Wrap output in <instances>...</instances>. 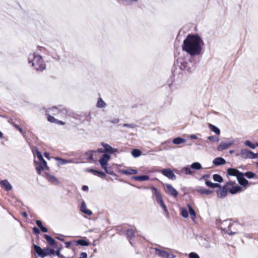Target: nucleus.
Wrapping results in <instances>:
<instances>
[{"instance_id": "42", "label": "nucleus", "mask_w": 258, "mask_h": 258, "mask_svg": "<svg viewBox=\"0 0 258 258\" xmlns=\"http://www.w3.org/2000/svg\"><path fill=\"white\" fill-rule=\"evenodd\" d=\"M208 139L211 142H217L219 141L218 137L215 136H209L208 137Z\"/></svg>"}, {"instance_id": "48", "label": "nucleus", "mask_w": 258, "mask_h": 258, "mask_svg": "<svg viewBox=\"0 0 258 258\" xmlns=\"http://www.w3.org/2000/svg\"><path fill=\"white\" fill-rule=\"evenodd\" d=\"M123 127H130V128H134L135 127H136V125L135 124H133V123H131V124L124 123L123 124Z\"/></svg>"}, {"instance_id": "54", "label": "nucleus", "mask_w": 258, "mask_h": 258, "mask_svg": "<svg viewBox=\"0 0 258 258\" xmlns=\"http://www.w3.org/2000/svg\"><path fill=\"white\" fill-rule=\"evenodd\" d=\"M36 223L38 227H39L40 228L42 227L43 225L41 220H37Z\"/></svg>"}, {"instance_id": "37", "label": "nucleus", "mask_w": 258, "mask_h": 258, "mask_svg": "<svg viewBox=\"0 0 258 258\" xmlns=\"http://www.w3.org/2000/svg\"><path fill=\"white\" fill-rule=\"evenodd\" d=\"M141 154V151L138 149H134L132 151V155L135 158L139 157Z\"/></svg>"}, {"instance_id": "26", "label": "nucleus", "mask_w": 258, "mask_h": 258, "mask_svg": "<svg viewBox=\"0 0 258 258\" xmlns=\"http://www.w3.org/2000/svg\"><path fill=\"white\" fill-rule=\"evenodd\" d=\"M132 178L137 181H145L149 180L150 177L148 175H141L133 176Z\"/></svg>"}, {"instance_id": "15", "label": "nucleus", "mask_w": 258, "mask_h": 258, "mask_svg": "<svg viewBox=\"0 0 258 258\" xmlns=\"http://www.w3.org/2000/svg\"><path fill=\"white\" fill-rule=\"evenodd\" d=\"M80 211L88 215H91L92 214V211L87 208L86 203L84 201L81 203Z\"/></svg>"}, {"instance_id": "11", "label": "nucleus", "mask_w": 258, "mask_h": 258, "mask_svg": "<svg viewBox=\"0 0 258 258\" xmlns=\"http://www.w3.org/2000/svg\"><path fill=\"white\" fill-rule=\"evenodd\" d=\"M161 172L163 175L170 179H175L176 176L173 172L169 168L164 169L161 170Z\"/></svg>"}, {"instance_id": "51", "label": "nucleus", "mask_w": 258, "mask_h": 258, "mask_svg": "<svg viewBox=\"0 0 258 258\" xmlns=\"http://www.w3.org/2000/svg\"><path fill=\"white\" fill-rule=\"evenodd\" d=\"M105 172L109 174H110V175H112L113 174V171L110 170V169H108L107 168V166H105V169H103Z\"/></svg>"}, {"instance_id": "24", "label": "nucleus", "mask_w": 258, "mask_h": 258, "mask_svg": "<svg viewBox=\"0 0 258 258\" xmlns=\"http://www.w3.org/2000/svg\"><path fill=\"white\" fill-rule=\"evenodd\" d=\"M121 173L125 175L135 174L138 173V171L135 169L128 168L126 170H122Z\"/></svg>"}, {"instance_id": "1", "label": "nucleus", "mask_w": 258, "mask_h": 258, "mask_svg": "<svg viewBox=\"0 0 258 258\" xmlns=\"http://www.w3.org/2000/svg\"><path fill=\"white\" fill-rule=\"evenodd\" d=\"M204 42L202 38L197 34H188L184 40L182 49L191 56L200 55L202 51Z\"/></svg>"}, {"instance_id": "49", "label": "nucleus", "mask_w": 258, "mask_h": 258, "mask_svg": "<svg viewBox=\"0 0 258 258\" xmlns=\"http://www.w3.org/2000/svg\"><path fill=\"white\" fill-rule=\"evenodd\" d=\"M61 248H58L56 251V255L60 258L63 257V256L60 254Z\"/></svg>"}, {"instance_id": "5", "label": "nucleus", "mask_w": 258, "mask_h": 258, "mask_svg": "<svg viewBox=\"0 0 258 258\" xmlns=\"http://www.w3.org/2000/svg\"><path fill=\"white\" fill-rule=\"evenodd\" d=\"M34 248L37 254L42 257H44L48 255H54L55 254L54 250L48 247L42 249L39 246L34 244Z\"/></svg>"}, {"instance_id": "61", "label": "nucleus", "mask_w": 258, "mask_h": 258, "mask_svg": "<svg viewBox=\"0 0 258 258\" xmlns=\"http://www.w3.org/2000/svg\"><path fill=\"white\" fill-rule=\"evenodd\" d=\"M82 189L83 191H87L88 190V187L87 185H83L82 187Z\"/></svg>"}, {"instance_id": "40", "label": "nucleus", "mask_w": 258, "mask_h": 258, "mask_svg": "<svg viewBox=\"0 0 258 258\" xmlns=\"http://www.w3.org/2000/svg\"><path fill=\"white\" fill-rule=\"evenodd\" d=\"M244 176H245L249 179L252 178L255 176V174L251 171H248L244 173Z\"/></svg>"}, {"instance_id": "64", "label": "nucleus", "mask_w": 258, "mask_h": 258, "mask_svg": "<svg viewBox=\"0 0 258 258\" xmlns=\"http://www.w3.org/2000/svg\"><path fill=\"white\" fill-rule=\"evenodd\" d=\"M49 154L47 152H45L44 153V156L46 158H48L49 159Z\"/></svg>"}, {"instance_id": "19", "label": "nucleus", "mask_w": 258, "mask_h": 258, "mask_svg": "<svg viewBox=\"0 0 258 258\" xmlns=\"http://www.w3.org/2000/svg\"><path fill=\"white\" fill-rule=\"evenodd\" d=\"M242 172H240L236 169L235 168H229L227 169V174L230 176H235L237 177L240 175V173Z\"/></svg>"}, {"instance_id": "58", "label": "nucleus", "mask_w": 258, "mask_h": 258, "mask_svg": "<svg viewBox=\"0 0 258 258\" xmlns=\"http://www.w3.org/2000/svg\"><path fill=\"white\" fill-rule=\"evenodd\" d=\"M119 119L118 118H114L113 119H112L111 120H110V122L113 123H118L119 122Z\"/></svg>"}, {"instance_id": "27", "label": "nucleus", "mask_w": 258, "mask_h": 258, "mask_svg": "<svg viewBox=\"0 0 258 258\" xmlns=\"http://www.w3.org/2000/svg\"><path fill=\"white\" fill-rule=\"evenodd\" d=\"M154 250L156 252V254L160 257L164 258L166 251L158 248H154Z\"/></svg>"}, {"instance_id": "25", "label": "nucleus", "mask_w": 258, "mask_h": 258, "mask_svg": "<svg viewBox=\"0 0 258 258\" xmlns=\"http://www.w3.org/2000/svg\"><path fill=\"white\" fill-rule=\"evenodd\" d=\"M228 190L230 194H235L241 191V187L238 185L233 186L231 188H228Z\"/></svg>"}, {"instance_id": "52", "label": "nucleus", "mask_w": 258, "mask_h": 258, "mask_svg": "<svg viewBox=\"0 0 258 258\" xmlns=\"http://www.w3.org/2000/svg\"><path fill=\"white\" fill-rule=\"evenodd\" d=\"M258 158V153H254L252 152V154L250 155V159H256Z\"/></svg>"}, {"instance_id": "62", "label": "nucleus", "mask_w": 258, "mask_h": 258, "mask_svg": "<svg viewBox=\"0 0 258 258\" xmlns=\"http://www.w3.org/2000/svg\"><path fill=\"white\" fill-rule=\"evenodd\" d=\"M56 238H57L58 239H59L61 241L64 240V237H63V235H59V236H57Z\"/></svg>"}, {"instance_id": "29", "label": "nucleus", "mask_w": 258, "mask_h": 258, "mask_svg": "<svg viewBox=\"0 0 258 258\" xmlns=\"http://www.w3.org/2000/svg\"><path fill=\"white\" fill-rule=\"evenodd\" d=\"M89 242L84 240L83 239H79L76 241L77 245H81V246H88L89 245Z\"/></svg>"}, {"instance_id": "56", "label": "nucleus", "mask_w": 258, "mask_h": 258, "mask_svg": "<svg viewBox=\"0 0 258 258\" xmlns=\"http://www.w3.org/2000/svg\"><path fill=\"white\" fill-rule=\"evenodd\" d=\"M87 171L88 172H91L94 174H97V172H98V171L94 170V169H88Z\"/></svg>"}, {"instance_id": "46", "label": "nucleus", "mask_w": 258, "mask_h": 258, "mask_svg": "<svg viewBox=\"0 0 258 258\" xmlns=\"http://www.w3.org/2000/svg\"><path fill=\"white\" fill-rule=\"evenodd\" d=\"M189 258H200V256L197 253L192 252L189 254Z\"/></svg>"}, {"instance_id": "39", "label": "nucleus", "mask_w": 258, "mask_h": 258, "mask_svg": "<svg viewBox=\"0 0 258 258\" xmlns=\"http://www.w3.org/2000/svg\"><path fill=\"white\" fill-rule=\"evenodd\" d=\"M245 145L250 147V148L254 149L256 148V147L258 146V143H256V145H254L252 144L249 141L247 140L244 142Z\"/></svg>"}, {"instance_id": "32", "label": "nucleus", "mask_w": 258, "mask_h": 258, "mask_svg": "<svg viewBox=\"0 0 258 258\" xmlns=\"http://www.w3.org/2000/svg\"><path fill=\"white\" fill-rule=\"evenodd\" d=\"M205 184L207 186L213 188L220 187V185L219 183H214L209 180H206Z\"/></svg>"}, {"instance_id": "60", "label": "nucleus", "mask_w": 258, "mask_h": 258, "mask_svg": "<svg viewBox=\"0 0 258 258\" xmlns=\"http://www.w3.org/2000/svg\"><path fill=\"white\" fill-rule=\"evenodd\" d=\"M40 229L43 232H47V228L44 227L43 226H42V227H41V228H40Z\"/></svg>"}, {"instance_id": "59", "label": "nucleus", "mask_w": 258, "mask_h": 258, "mask_svg": "<svg viewBox=\"0 0 258 258\" xmlns=\"http://www.w3.org/2000/svg\"><path fill=\"white\" fill-rule=\"evenodd\" d=\"M72 243L71 241H68L65 243L66 247L67 248H70Z\"/></svg>"}, {"instance_id": "34", "label": "nucleus", "mask_w": 258, "mask_h": 258, "mask_svg": "<svg viewBox=\"0 0 258 258\" xmlns=\"http://www.w3.org/2000/svg\"><path fill=\"white\" fill-rule=\"evenodd\" d=\"M46 178L50 182L54 183V182H58V179L56 178H55L53 176H52L49 174H46Z\"/></svg>"}, {"instance_id": "17", "label": "nucleus", "mask_w": 258, "mask_h": 258, "mask_svg": "<svg viewBox=\"0 0 258 258\" xmlns=\"http://www.w3.org/2000/svg\"><path fill=\"white\" fill-rule=\"evenodd\" d=\"M165 186L166 187L169 193L172 196L176 197L178 195V192L177 190L170 184H166Z\"/></svg>"}, {"instance_id": "23", "label": "nucleus", "mask_w": 258, "mask_h": 258, "mask_svg": "<svg viewBox=\"0 0 258 258\" xmlns=\"http://www.w3.org/2000/svg\"><path fill=\"white\" fill-rule=\"evenodd\" d=\"M190 168V167L184 166L182 168L181 172L186 175H194L195 172L191 170Z\"/></svg>"}, {"instance_id": "47", "label": "nucleus", "mask_w": 258, "mask_h": 258, "mask_svg": "<svg viewBox=\"0 0 258 258\" xmlns=\"http://www.w3.org/2000/svg\"><path fill=\"white\" fill-rule=\"evenodd\" d=\"M175 255H174L173 254L169 253L167 251L166 252V254H165L164 258H175Z\"/></svg>"}, {"instance_id": "63", "label": "nucleus", "mask_w": 258, "mask_h": 258, "mask_svg": "<svg viewBox=\"0 0 258 258\" xmlns=\"http://www.w3.org/2000/svg\"><path fill=\"white\" fill-rule=\"evenodd\" d=\"M56 123L59 124H61V125H63L64 124V122L62 121H59V120H57V121L56 122Z\"/></svg>"}, {"instance_id": "2", "label": "nucleus", "mask_w": 258, "mask_h": 258, "mask_svg": "<svg viewBox=\"0 0 258 258\" xmlns=\"http://www.w3.org/2000/svg\"><path fill=\"white\" fill-rule=\"evenodd\" d=\"M28 62L32 63V66L37 71H42L46 68L41 56L36 53L30 54Z\"/></svg>"}, {"instance_id": "21", "label": "nucleus", "mask_w": 258, "mask_h": 258, "mask_svg": "<svg viewBox=\"0 0 258 258\" xmlns=\"http://www.w3.org/2000/svg\"><path fill=\"white\" fill-rule=\"evenodd\" d=\"M126 235L127 238L130 240L131 244L133 245V244L132 242L131 241V240L132 238H134L135 237V233L134 230L133 229L127 230Z\"/></svg>"}, {"instance_id": "13", "label": "nucleus", "mask_w": 258, "mask_h": 258, "mask_svg": "<svg viewBox=\"0 0 258 258\" xmlns=\"http://www.w3.org/2000/svg\"><path fill=\"white\" fill-rule=\"evenodd\" d=\"M239 183L242 186H246L248 183V181L244 177V173H240V175L237 177V178Z\"/></svg>"}, {"instance_id": "50", "label": "nucleus", "mask_w": 258, "mask_h": 258, "mask_svg": "<svg viewBox=\"0 0 258 258\" xmlns=\"http://www.w3.org/2000/svg\"><path fill=\"white\" fill-rule=\"evenodd\" d=\"M79 258H87V253L85 252H81Z\"/></svg>"}, {"instance_id": "22", "label": "nucleus", "mask_w": 258, "mask_h": 258, "mask_svg": "<svg viewBox=\"0 0 258 258\" xmlns=\"http://www.w3.org/2000/svg\"><path fill=\"white\" fill-rule=\"evenodd\" d=\"M44 237L50 245L52 246L54 248H56V242L54 239L50 236L46 234H44Z\"/></svg>"}, {"instance_id": "28", "label": "nucleus", "mask_w": 258, "mask_h": 258, "mask_svg": "<svg viewBox=\"0 0 258 258\" xmlns=\"http://www.w3.org/2000/svg\"><path fill=\"white\" fill-rule=\"evenodd\" d=\"M55 159L59 161V164L60 165H63L67 163H74V161L73 160H66L63 159H61L58 157L55 158Z\"/></svg>"}, {"instance_id": "44", "label": "nucleus", "mask_w": 258, "mask_h": 258, "mask_svg": "<svg viewBox=\"0 0 258 258\" xmlns=\"http://www.w3.org/2000/svg\"><path fill=\"white\" fill-rule=\"evenodd\" d=\"M159 205L163 209L166 215H168L169 213H168V210H167V207H166V205H165L164 202L163 201L162 203H160V204H159Z\"/></svg>"}, {"instance_id": "36", "label": "nucleus", "mask_w": 258, "mask_h": 258, "mask_svg": "<svg viewBox=\"0 0 258 258\" xmlns=\"http://www.w3.org/2000/svg\"><path fill=\"white\" fill-rule=\"evenodd\" d=\"M190 168L193 169L200 170L202 169L201 164L199 162H194L190 165Z\"/></svg>"}, {"instance_id": "4", "label": "nucleus", "mask_w": 258, "mask_h": 258, "mask_svg": "<svg viewBox=\"0 0 258 258\" xmlns=\"http://www.w3.org/2000/svg\"><path fill=\"white\" fill-rule=\"evenodd\" d=\"M236 226H238L237 224L233 223L230 220H227L221 223V228L229 235H233L238 232L237 229L235 228Z\"/></svg>"}, {"instance_id": "33", "label": "nucleus", "mask_w": 258, "mask_h": 258, "mask_svg": "<svg viewBox=\"0 0 258 258\" xmlns=\"http://www.w3.org/2000/svg\"><path fill=\"white\" fill-rule=\"evenodd\" d=\"M209 127L211 129V130L214 132L216 134L219 135L220 134V130L219 128H218L217 127H216V126L211 124V123H209Z\"/></svg>"}, {"instance_id": "41", "label": "nucleus", "mask_w": 258, "mask_h": 258, "mask_svg": "<svg viewBox=\"0 0 258 258\" xmlns=\"http://www.w3.org/2000/svg\"><path fill=\"white\" fill-rule=\"evenodd\" d=\"M181 215L184 218H187L188 216V212L186 209L182 208L181 209Z\"/></svg>"}, {"instance_id": "53", "label": "nucleus", "mask_w": 258, "mask_h": 258, "mask_svg": "<svg viewBox=\"0 0 258 258\" xmlns=\"http://www.w3.org/2000/svg\"><path fill=\"white\" fill-rule=\"evenodd\" d=\"M97 174L101 177H105L106 176V174L105 173H104L102 171H98Z\"/></svg>"}, {"instance_id": "8", "label": "nucleus", "mask_w": 258, "mask_h": 258, "mask_svg": "<svg viewBox=\"0 0 258 258\" xmlns=\"http://www.w3.org/2000/svg\"><path fill=\"white\" fill-rule=\"evenodd\" d=\"M175 65L179 67L181 70L188 71L190 69L189 63L181 58H179L177 60Z\"/></svg>"}, {"instance_id": "7", "label": "nucleus", "mask_w": 258, "mask_h": 258, "mask_svg": "<svg viewBox=\"0 0 258 258\" xmlns=\"http://www.w3.org/2000/svg\"><path fill=\"white\" fill-rule=\"evenodd\" d=\"M50 110L53 114L55 115H58L61 117L65 116L67 112V109L61 105H59L57 107H52Z\"/></svg>"}, {"instance_id": "6", "label": "nucleus", "mask_w": 258, "mask_h": 258, "mask_svg": "<svg viewBox=\"0 0 258 258\" xmlns=\"http://www.w3.org/2000/svg\"><path fill=\"white\" fill-rule=\"evenodd\" d=\"M234 183V182L232 181L228 182L222 188H220L219 189H217V197L220 199L224 198L227 196V191L228 190V185H232Z\"/></svg>"}, {"instance_id": "30", "label": "nucleus", "mask_w": 258, "mask_h": 258, "mask_svg": "<svg viewBox=\"0 0 258 258\" xmlns=\"http://www.w3.org/2000/svg\"><path fill=\"white\" fill-rule=\"evenodd\" d=\"M188 210H189V213L190 214V215L191 216V219L193 221H195L196 218V212L190 205H188Z\"/></svg>"}, {"instance_id": "16", "label": "nucleus", "mask_w": 258, "mask_h": 258, "mask_svg": "<svg viewBox=\"0 0 258 258\" xmlns=\"http://www.w3.org/2000/svg\"><path fill=\"white\" fill-rule=\"evenodd\" d=\"M153 189L154 191V196L155 197V200H156V202H157V203L159 204L160 203H162L163 201L162 199V196L161 195L159 191L158 190V189L156 188H155L154 187L153 188Z\"/></svg>"}, {"instance_id": "57", "label": "nucleus", "mask_w": 258, "mask_h": 258, "mask_svg": "<svg viewBox=\"0 0 258 258\" xmlns=\"http://www.w3.org/2000/svg\"><path fill=\"white\" fill-rule=\"evenodd\" d=\"M189 137L191 140H196L198 139V137L194 134L191 135Z\"/></svg>"}, {"instance_id": "43", "label": "nucleus", "mask_w": 258, "mask_h": 258, "mask_svg": "<svg viewBox=\"0 0 258 258\" xmlns=\"http://www.w3.org/2000/svg\"><path fill=\"white\" fill-rule=\"evenodd\" d=\"M200 192L202 194L208 195L211 194L212 191L205 188H201L200 190Z\"/></svg>"}, {"instance_id": "31", "label": "nucleus", "mask_w": 258, "mask_h": 258, "mask_svg": "<svg viewBox=\"0 0 258 258\" xmlns=\"http://www.w3.org/2000/svg\"><path fill=\"white\" fill-rule=\"evenodd\" d=\"M186 142V140L184 139H182L180 137H177L174 139L172 141V142L175 145H179L182 143H184Z\"/></svg>"}, {"instance_id": "14", "label": "nucleus", "mask_w": 258, "mask_h": 258, "mask_svg": "<svg viewBox=\"0 0 258 258\" xmlns=\"http://www.w3.org/2000/svg\"><path fill=\"white\" fill-rule=\"evenodd\" d=\"M0 185L4 187L6 190L9 191L12 189V186L8 180H3L0 181Z\"/></svg>"}, {"instance_id": "20", "label": "nucleus", "mask_w": 258, "mask_h": 258, "mask_svg": "<svg viewBox=\"0 0 258 258\" xmlns=\"http://www.w3.org/2000/svg\"><path fill=\"white\" fill-rule=\"evenodd\" d=\"M101 145L104 147L105 151L106 152H109L110 153H114L117 152L116 149L113 148L111 146L107 144L102 143Z\"/></svg>"}, {"instance_id": "10", "label": "nucleus", "mask_w": 258, "mask_h": 258, "mask_svg": "<svg viewBox=\"0 0 258 258\" xmlns=\"http://www.w3.org/2000/svg\"><path fill=\"white\" fill-rule=\"evenodd\" d=\"M110 159V156L107 154H104L102 157L99 159V162L103 169H105V167L106 166L108 162Z\"/></svg>"}, {"instance_id": "35", "label": "nucleus", "mask_w": 258, "mask_h": 258, "mask_svg": "<svg viewBox=\"0 0 258 258\" xmlns=\"http://www.w3.org/2000/svg\"><path fill=\"white\" fill-rule=\"evenodd\" d=\"M106 106V104L104 102V101L102 99V98H99L98 100L97 103V106L98 108H104Z\"/></svg>"}, {"instance_id": "55", "label": "nucleus", "mask_w": 258, "mask_h": 258, "mask_svg": "<svg viewBox=\"0 0 258 258\" xmlns=\"http://www.w3.org/2000/svg\"><path fill=\"white\" fill-rule=\"evenodd\" d=\"M33 232L35 234H39L40 233V230H39L38 228H37V227H34L33 228Z\"/></svg>"}, {"instance_id": "3", "label": "nucleus", "mask_w": 258, "mask_h": 258, "mask_svg": "<svg viewBox=\"0 0 258 258\" xmlns=\"http://www.w3.org/2000/svg\"><path fill=\"white\" fill-rule=\"evenodd\" d=\"M35 153L37 157V161L35 160L36 170L39 174H41V171L44 170L45 168L48 169L46 162L43 159L41 153L37 148L35 149Z\"/></svg>"}, {"instance_id": "38", "label": "nucleus", "mask_w": 258, "mask_h": 258, "mask_svg": "<svg viewBox=\"0 0 258 258\" xmlns=\"http://www.w3.org/2000/svg\"><path fill=\"white\" fill-rule=\"evenodd\" d=\"M213 178L214 181L218 182H222L223 181V178L219 174H215L213 176Z\"/></svg>"}, {"instance_id": "9", "label": "nucleus", "mask_w": 258, "mask_h": 258, "mask_svg": "<svg viewBox=\"0 0 258 258\" xmlns=\"http://www.w3.org/2000/svg\"><path fill=\"white\" fill-rule=\"evenodd\" d=\"M252 154V151H249L246 149H243L240 150V153H237L236 156L237 157L240 156L242 159H250V155Z\"/></svg>"}, {"instance_id": "18", "label": "nucleus", "mask_w": 258, "mask_h": 258, "mask_svg": "<svg viewBox=\"0 0 258 258\" xmlns=\"http://www.w3.org/2000/svg\"><path fill=\"white\" fill-rule=\"evenodd\" d=\"M226 163L225 160L222 157H217L213 161V164L216 166L223 165Z\"/></svg>"}, {"instance_id": "12", "label": "nucleus", "mask_w": 258, "mask_h": 258, "mask_svg": "<svg viewBox=\"0 0 258 258\" xmlns=\"http://www.w3.org/2000/svg\"><path fill=\"white\" fill-rule=\"evenodd\" d=\"M234 143L233 140H231L229 142V143H227L226 142H221L220 144L217 147V150L218 151H221L224 150L226 149L229 146L232 145Z\"/></svg>"}, {"instance_id": "45", "label": "nucleus", "mask_w": 258, "mask_h": 258, "mask_svg": "<svg viewBox=\"0 0 258 258\" xmlns=\"http://www.w3.org/2000/svg\"><path fill=\"white\" fill-rule=\"evenodd\" d=\"M47 120L49 122L53 123H56V122L57 121L56 119H55L53 116H52L49 114L47 115Z\"/></svg>"}]
</instances>
